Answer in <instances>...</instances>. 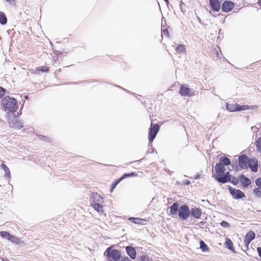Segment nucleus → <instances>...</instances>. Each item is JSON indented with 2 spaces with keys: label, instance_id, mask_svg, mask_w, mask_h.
I'll return each instance as SVG.
<instances>
[{
  "label": "nucleus",
  "instance_id": "nucleus-1",
  "mask_svg": "<svg viewBox=\"0 0 261 261\" xmlns=\"http://www.w3.org/2000/svg\"><path fill=\"white\" fill-rule=\"evenodd\" d=\"M1 104L4 107V110L12 115H15L18 108L17 99L9 96H5L2 99Z\"/></svg>",
  "mask_w": 261,
  "mask_h": 261
},
{
  "label": "nucleus",
  "instance_id": "nucleus-2",
  "mask_svg": "<svg viewBox=\"0 0 261 261\" xmlns=\"http://www.w3.org/2000/svg\"><path fill=\"white\" fill-rule=\"evenodd\" d=\"M231 164V161L226 156H222L219 159V162L217 163L215 166V171L216 174L212 175V177L217 180V178L226 171L225 166H229Z\"/></svg>",
  "mask_w": 261,
  "mask_h": 261
},
{
  "label": "nucleus",
  "instance_id": "nucleus-3",
  "mask_svg": "<svg viewBox=\"0 0 261 261\" xmlns=\"http://www.w3.org/2000/svg\"><path fill=\"white\" fill-rule=\"evenodd\" d=\"M103 255L106 257V261H120L121 253L120 250L114 249L112 245L106 249Z\"/></svg>",
  "mask_w": 261,
  "mask_h": 261
},
{
  "label": "nucleus",
  "instance_id": "nucleus-4",
  "mask_svg": "<svg viewBox=\"0 0 261 261\" xmlns=\"http://www.w3.org/2000/svg\"><path fill=\"white\" fill-rule=\"evenodd\" d=\"M178 216L179 219L182 221L187 220L190 216V211L189 207L186 204L180 205Z\"/></svg>",
  "mask_w": 261,
  "mask_h": 261
},
{
  "label": "nucleus",
  "instance_id": "nucleus-5",
  "mask_svg": "<svg viewBox=\"0 0 261 261\" xmlns=\"http://www.w3.org/2000/svg\"><path fill=\"white\" fill-rule=\"evenodd\" d=\"M160 128V125L158 123H151L149 128L148 139L154 140Z\"/></svg>",
  "mask_w": 261,
  "mask_h": 261
},
{
  "label": "nucleus",
  "instance_id": "nucleus-6",
  "mask_svg": "<svg viewBox=\"0 0 261 261\" xmlns=\"http://www.w3.org/2000/svg\"><path fill=\"white\" fill-rule=\"evenodd\" d=\"M228 189L232 197L234 199L238 200L246 197L245 193L239 189L233 188L230 186H228Z\"/></svg>",
  "mask_w": 261,
  "mask_h": 261
},
{
  "label": "nucleus",
  "instance_id": "nucleus-7",
  "mask_svg": "<svg viewBox=\"0 0 261 261\" xmlns=\"http://www.w3.org/2000/svg\"><path fill=\"white\" fill-rule=\"evenodd\" d=\"M249 158L245 154L240 155L238 158V165L241 169H248V162Z\"/></svg>",
  "mask_w": 261,
  "mask_h": 261
},
{
  "label": "nucleus",
  "instance_id": "nucleus-8",
  "mask_svg": "<svg viewBox=\"0 0 261 261\" xmlns=\"http://www.w3.org/2000/svg\"><path fill=\"white\" fill-rule=\"evenodd\" d=\"M13 117L12 119L9 118L8 122L10 126L12 128H17L20 129L23 127L22 122L17 119L18 114L12 115Z\"/></svg>",
  "mask_w": 261,
  "mask_h": 261
},
{
  "label": "nucleus",
  "instance_id": "nucleus-9",
  "mask_svg": "<svg viewBox=\"0 0 261 261\" xmlns=\"http://www.w3.org/2000/svg\"><path fill=\"white\" fill-rule=\"evenodd\" d=\"M234 3L230 1L226 0L222 3L221 10L225 13H229L234 7Z\"/></svg>",
  "mask_w": 261,
  "mask_h": 261
},
{
  "label": "nucleus",
  "instance_id": "nucleus-10",
  "mask_svg": "<svg viewBox=\"0 0 261 261\" xmlns=\"http://www.w3.org/2000/svg\"><path fill=\"white\" fill-rule=\"evenodd\" d=\"M221 0H209V5L214 12H218L221 9Z\"/></svg>",
  "mask_w": 261,
  "mask_h": 261
},
{
  "label": "nucleus",
  "instance_id": "nucleus-11",
  "mask_svg": "<svg viewBox=\"0 0 261 261\" xmlns=\"http://www.w3.org/2000/svg\"><path fill=\"white\" fill-rule=\"evenodd\" d=\"M232 175L230 174L228 171H224L220 177L217 179V181L221 184H225L230 180V178Z\"/></svg>",
  "mask_w": 261,
  "mask_h": 261
},
{
  "label": "nucleus",
  "instance_id": "nucleus-12",
  "mask_svg": "<svg viewBox=\"0 0 261 261\" xmlns=\"http://www.w3.org/2000/svg\"><path fill=\"white\" fill-rule=\"evenodd\" d=\"M248 168L253 172H256L258 169V164L257 159L255 158H249Z\"/></svg>",
  "mask_w": 261,
  "mask_h": 261
},
{
  "label": "nucleus",
  "instance_id": "nucleus-13",
  "mask_svg": "<svg viewBox=\"0 0 261 261\" xmlns=\"http://www.w3.org/2000/svg\"><path fill=\"white\" fill-rule=\"evenodd\" d=\"M126 253L132 259H135L137 257V252L135 247L128 245L125 247Z\"/></svg>",
  "mask_w": 261,
  "mask_h": 261
},
{
  "label": "nucleus",
  "instance_id": "nucleus-14",
  "mask_svg": "<svg viewBox=\"0 0 261 261\" xmlns=\"http://www.w3.org/2000/svg\"><path fill=\"white\" fill-rule=\"evenodd\" d=\"M239 181H240L244 188H247L251 184V179L243 174L239 175Z\"/></svg>",
  "mask_w": 261,
  "mask_h": 261
},
{
  "label": "nucleus",
  "instance_id": "nucleus-15",
  "mask_svg": "<svg viewBox=\"0 0 261 261\" xmlns=\"http://www.w3.org/2000/svg\"><path fill=\"white\" fill-rule=\"evenodd\" d=\"M90 201L91 203H100L103 202V197L97 193H93L90 197Z\"/></svg>",
  "mask_w": 261,
  "mask_h": 261
},
{
  "label": "nucleus",
  "instance_id": "nucleus-16",
  "mask_svg": "<svg viewBox=\"0 0 261 261\" xmlns=\"http://www.w3.org/2000/svg\"><path fill=\"white\" fill-rule=\"evenodd\" d=\"M190 211V215L195 219H200L202 215V210L197 207L192 208Z\"/></svg>",
  "mask_w": 261,
  "mask_h": 261
},
{
  "label": "nucleus",
  "instance_id": "nucleus-17",
  "mask_svg": "<svg viewBox=\"0 0 261 261\" xmlns=\"http://www.w3.org/2000/svg\"><path fill=\"white\" fill-rule=\"evenodd\" d=\"M179 93L182 96H192L190 88L184 84L181 85Z\"/></svg>",
  "mask_w": 261,
  "mask_h": 261
},
{
  "label": "nucleus",
  "instance_id": "nucleus-18",
  "mask_svg": "<svg viewBox=\"0 0 261 261\" xmlns=\"http://www.w3.org/2000/svg\"><path fill=\"white\" fill-rule=\"evenodd\" d=\"M179 206L177 202H174L169 207L170 214L173 218L178 214Z\"/></svg>",
  "mask_w": 261,
  "mask_h": 261
},
{
  "label": "nucleus",
  "instance_id": "nucleus-19",
  "mask_svg": "<svg viewBox=\"0 0 261 261\" xmlns=\"http://www.w3.org/2000/svg\"><path fill=\"white\" fill-rule=\"evenodd\" d=\"M225 247L230 251H232L234 253H237V252L234 250L233 247V244L232 241L228 238H226L225 239V241L224 243Z\"/></svg>",
  "mask_w": 261,
  "mask_h": 261
},
{
  "label": "nucleus",
  "instance_id": "nucleus-20",
  "mask_svg": "<svg viewBox=\"0 0 261 261\" xmlns=\"http://www.w3.org/2000/svg\"><path fill=\"white\" fill-rule=\"evenodd\" d=\"M91 205L94 208V209L99 213L103 214L104 213L101 203H91Z\"/></svg>",
  "mask_w": 261,
  "mask_h": 261
},
{
  "label": "nucleus",
  "instance_id": "nucleus-21",
  "mask_svg": "<svg viewBox=\"0 0 261 261\" xmlns=\"http://www.w3.org/2000/svg\"><path fill=\"white\" fill-rule=\"evenodd\" d=\"M255 237V232L252 231V230H250L246 234L245 236V239L248 241L251 242L253 241Z\"/></svg>",
  "mask_w": 261,
  "mask_h": 261
},
{
  "label": "nucleus",
  "instance_id": "nucleus-22",
  "mask_svg": "<svg viewBox=\"0 0 261 261\" xmlns=\"http://www.w3.org/2000/svg\"><path fill=\"white\" fill-rule=\"evenodd\" d=\"M237 103H226V109L230 112H237Z\"/></svg>",
  "mask_w": 261,
  "mask_h": 261
},
{
  "label": "nucleus",
  "instance_id": "nucleus-23",
  "mask_svg": "<svg viewBox=\"0 0 261 261\" xmlns=\"http://www.w3.org/2000/svg\"><path fill=\"white\" fill-rule=\"evenodd\" d=\"M252 109V107L248 105H240L237 103V112H240Z\"/></svg>",
  "mask_w": 261,
  "mask_h": 261
},
{
  "label": "nucleus",
  "instance_id": "nucleus-24",
  "mask_svg": "<svg viewBox=\"0 0 261 261\" xmlns=\"http://www.w3.org/2000/svg\"><path fill=\"white\" fill-rule=\"evenodd\" d=\"M7 23V18L3 12H0V23L2 25H5Z\"/></svg>",
  "mask_w": 261,
  "mask_h": 261
},
{
  "label": "nucleus",
  "instance_id": "nucleus-25",
  "mask_svg": "<svg viewBox=\"0 0 261 261\" xmlns=\"http://www.w3.org/2000/svg\"><path fill=\"white\" fill-rule=\"evenodd\" d=\"M1 167L5 172V176L7 178H10L11 176V173L8 166L5 164H2L1 165Z\"/></svg>",
  "mask_w": 261,
  "mask_h": 261
},
{
  "label": "nucleus",
  "instance_id": "nucleus-26",
  "mask_svg": "<svg viewBox=\"0 0 261 261\" xmlns=\"http://www.w3.org/2000/svg\"><path fill=\"white\" fill-rule=\"evenodd\" d=\"M136 176H137V174L136 173V172H132L129 173H125L120 177V179L121 180H122L125 178Z\"/></svg>",
  "mask_w": 261,
  "mask_h": 261
},
{
  "label": "nucleus",
  "instance_id": "nucleus-27",
  "mask_svg": "<svg viewBox=\"0 0 261 261\" xmlns=\"http://www.w3.org/2000/svg\"><path fill=\"white\" fill-rule=\"evenodd\" d=\"M199 245L200 248L201 249L202 252H205L208 251L209 248L203 241L201 240L199 242Z\"/></svg>",
  "mask_w": 261,
  "mask_h": 261
},
{
  "label": "nucleus",
  "instance_id": "nucleus-28",
  "mask_svg": "<svg viewBox=\"0 0 261 261\" xmlns=\"http://www.w3.org/2000/svg\"><path fill=\"white\" fill-rule=\"evenodd\" d=\"M176 51L178 54L186 52V46L183 44H178L175 48Z\"/></svg>",
  "mask_w": 261,
  "mask_h": 261
},
{
  "label": "nucleus",
  "instance_id": "nucleus-29",
  "mask_svg": "<svg viewBox=\"0 0 261 261\" xmlns=\"http://www.w3.org/2000/svg\"><path fill=\"white\" fill-rule=\"evenodd\" d=\"M239 176L237 178L236 176L232 175L231 177L230 178V180H228V182L231 183L234 186H236L239 183Z\"/></svg>",
  "mask_w": 261,
  "mask_h": 261
},
{
  "label": "nucleus",
  "instance_id": "nucleus-30",
  "mask_svg": "<svg viewBox=\"0 0 261 261\" xmlns=\"http://www.w3.org/2000/svg\"><path fill=\"white\" fill-rule=\"evenodd\" d=\"M120 178L116 179L115 180L112 184L111 186L110 192H113L114 190L116 188V186L118 185V184L121 181Z\"/></svg>",
  "mask_w": 261,
  "mask_h": 261
},
{
  "label": "nucleus",
  "instance_id": "nucleus-31",
  "mask_svg": "<svg viewBox=\"0 0 261 261\" xmlns=\"http://www.w3.org/2000/svg\"><path fill=\"white\" fill-rule=\"evenodd\" d=\"M255 146L257 151L261 153V137H258L255 141Z\"/></svg>",
  "mask_w": 261,
  "mask_h": 261
},
{
  "label": "nucleus",
  "instance_id": "nucleus-32",
  "mask_svg": "<svg viewBox=\"0 0 261 261\" xmlns=\"http://www.w3.org/2000/svg\"><path fill=\"white\" fill-rule=\"evenodd\" d=\"M137 259V261H150L148 255L146 254L138 255Z\"/></svg>",
  "mask_w": 261,
  "mask_h": 261
},
{
  "label": "nucleus",
  "instance_id": "nucleus-33",
  "mask_svg": "<svg viewBox=\"0 0 261 261\" xmlns=\"http://www.w3.org/2000/svg\"><path fill=\"white\" fill-rule=\"evenodd\" d=\"M253 193L255 197L257 198H261V188L257 187L253 190Z\"/></svg>",
  "mask_w": 261,
  "mask_h": 261
},
{
  "label": "nucleus",
  "instance_id": "nucleus-34",
  "mask_svg": "<svg viewBox=\"0 0 261 261\" xmlns=\"http://www.w3.org/2000/svg\"><path fill=\"white\" fill-rule=\"evenodd\" d=\"M128 220L135 224H140L142 220V219L141 218L136 217H130L129 218Z\"/></svg>",
  "mask_w": 261,
  "mask_h": 261
},
{
  "label": "nucleus",
  "instance_id": "nucleus-35",
  "mask_svg": "<svg viewBox=\"0 0 261 261\" xmlns=\"http://www.w3.org/2000/svg\"><path fill=\"white\" fill-rule=\"evenodd\" d=\"M148 146L149 147H151V151L150 152L149 151V149H148L147 151H146V154H149V153H152L154 151H155L156 153H157L156 150L153 147H152V142L153 141V140H150V139H148Z\"/></svg>",
  "mask_w": 261,
  "mask_h": 261
},
{
  "label": "nucleus",
  "instance_id": "nucleus-36",
  "mask_svg": "<svg viewBox=\"0 0 261 261\" xmlns=\"http://www.w3.org/2000/svg\"><path fill=\"white\" fill-rule=\"evenodd\" d=\"M36 71H41L42 72H47L49 71L48 68L44 66L36 67Z\"/></svg>",
  "mask_w": 261,
  "mask_h": 261
},
{
  "label": "nucleus",
  "instance_id": "nucleus-37",
  "mask_svg": "<svg viewBox=\"0 0 261 261\" xmlns=\"http://www.w3.org/2000/svg\"><path fill=\"white\" fill-rule=\"evenodd\" d=\"M232 167L233 169H234L235 171H237L239 170V167L238 165V161H237V160H232V164H230Z\"/></svg>",
  "mask_w": 261,
  "mask_h": 261
},
{
  "label": "nucleus",
  "instance_id": "nucleus-38",
  "mask_svg": "<svg viewBox=\"0 0 261 261\" xmlns=\"http://www.w3.org/2000/svg\"><path fill=\"white\" fill-rule=\"evenodd\" d=\"M10 233L6 231H0V236L3 238L8 239V238L9 237Z\"/></svg>",
  "mask_w": 261,
  "mask_h": 261
},
{
  "label": "nucleus",
  "instance_id": "nucleus-39",
  "mask_svg": "<svg viewBox=\"0 0 261 261\" xmlns=\"http://www.w3.org/2000/svg\"><path fill=\"white\" fill-rule=\"evenodd\" d=\"M7 90L4 88L0 86V98H2L7 92Z\"/></svg>",
  "mask_w": 261,
  "mask_h": 261
},
{
  "label": "nucleus",
  "instance_id": "nucleus-40",
  "mask_svg": "<svg viewBox=\"0 0 261 261\" xmlns=\"http://www.w3.org/2000/svg\"><path fill=\"white\" fill-rule=\"evenodd\" d=\"M8 240L13 243H15L17 241V238L15 236L10 234L9 237L8 238Z\"/></svg>",
  "mask_w": 261,
  "mask_h": 261
},
{
  "label": "nucleus",
  "instance_id": "nucleus-41",
  "mask_svg": "<svg viewBox=\"0 0 261 261\" xmlns=\"http://www.w3.org/2000/svg\"><path fill=\"white\" fill-rule=\"evenodd\" d=\"M220 225L225 228H229L230 227L229 223L226 221H222L220 223Z\"/></svg>",
  "mask_w": 261,
  "mask_h": 261
},
{
  "label": "nucleus",
  "instance_id": "nucleus-42",
  "mask_svg": "<svg viewBox=\"0 0 261 261\" xmlns=\"http://www.w3.org/2000/svg\"><path fill=\"white\" fill-rule=\"evenodd\" d=\"M255 185L259 188H261V177H258L255 179Z\"/></svg>",
  "mask_w": 261,
  "mask_h": 261
},
{
  "label": "nucleus",
  "instance_id": "nucleus-43",
  "mask_svg": "<svg viewBox=\"0 0 261 261\" xmlns=\"http://www.w3.org/2000/svg\"><path fill=\"white\" fill-rule=\"evenodd\" d=\"M250 243V242L248 241H247L246 240H244L245 248L246 250H248L249 249V245Z\"/></svg>",
  "mask_w": 261,
  "mask_h": 261
},
{
  "label": "nucleus",
  "instance_id": "nucleus-44",
  "mask_svg": "<svg viewBox=\"0 0 261 261\" xmlns=\"http://www.w3.org/2000/svg\"><path fill=\"white\" fill-rule=\"evenodd\" d=\"M164 35L166 36H167V37H169V32L167 30V29H164L163 31H162Z\"/></svg>",
  "mask_w": 261,
  "mask_h": 261
},
{
  "label": "nucleus",
  "instance_id": "nucleus-45",
  "mask_svg": "<svg viewBox=\"0 0 261 261\" xmlns=\"http://www.w3.org/2000/svg\"><path fill=\"white\" fill-rule=\"evenodd\" d=\"M6 2H8L9 4L12 6L15 5V0H5Z\"/></svg>",
  "mask_w": 261,
  "mask_h": 261
},
{
  "label": "nucleus",
  "instance_id": "nucleus-46",
  "mask_svg": "<svg viewBox=\"0 0 261 261\" xmlns=\"http://www.w3.org/2000/svg\"><path fill=\"white\" fill-rule=\"evenodd\" d=\"M182 183L186 185H189L191 182L189 179H184L182 181Z\"/></svg>",
  "mask_w": 261,
  "mask_h": 261
},
{
  "label": "nucleus",
  "instance_id": "nucleus-47",
  "mask_svg": "<svg viewBox=\"0 0 261 261\" xmlns=\"http://www.w3.org/2000/svg\"><path fill=\"white\" fill-rule=\"evenodd\" d=\"M115 86H116V87H118V88H120V89H122V90H124V91H126V92H128V93H131V92H130V91H128V90H127V89H124V88H123V87H121V86H119V85H115Z\"/></svg>",
  "mask_w": 261,
  "mask_h": 261
},
{
  "label": "nucleus",
  "instance_id": "nucleus-48",
  "mask_svg": "<svg viewBox=\"0 0 261 261\" xmlns=\"http://www.w3.org/2000/svg\"><path fill=\"white\" fill-rule=\"evenodd\" d=\"M257 251L258 252L259 256L261 258V247H257Z\"/></svg>",
  "mask_w": 261,
  "mask_h": 261
},
{
  "label": "nucleus",
  "instance_id": "nucleus-49",
  "mask_svg": "<svg viewBox=\"0 0 261 261\" xmlns=\"http://www.w3.org/2000/svg\"><path fill=\"white\" fill-rule=\"evenodd\" d=\"M200 174H199V173H197V174H196L194 176V178L195 179H199V178H200Z\"/></svg>",
  "mask_w": 261,
  "mask_h": 261
},
{
  "label": "nucleus",
  "instance_id": "nucleus-50",
  "mask_svg": "<svg viewBox=\"0 0 261 261\" xmlns=\"http://www.w3.org/2000/svg\"><path fill=\"white\" fill-rule=\"evenodd\" d=\"M46 138H47L46 136H43V135L40 136V139L41 140H46Z\"/></svg>",
  "mask_w": 261,
  "mask_h": 261
},
{
  "label": "nucleus",
  "instance_id": "nucleus-51",
  "mask_svg": "<svg viewBox=\"0 0 261 261\" xmlns=\"http://www.w3.org/2000/svg\"><path fill=\"white\" fill-rule=\"evenodd\" d=\"M206 223V222L205 221H201L199 223L202 225H204Z\"/></svg>",
  "mask_w": 261,
  "mask_h": 261
},
{
  "label": "nucleus",
  "instance_id": "nucleus-52",
  "mask_svg": "<svg viewBox=\"0 0 261 261\" xmlns=\"http://www.w3.org/2000/svg\"><path fill=\"white\" fill-rule=\"evenodd\" d=\"M166 4L167 5H168L169 4V0H163Z\"/></svg>",
  "mask_w": 261,
  "mask_h": 261
},
{
  "label": "nucleus",
  "instance_id": "nucleus-53",
  "mask_svg": "<svg viewBox=\"0 0 261 261\" xmlns=\"http://www.w3.org/2000/svg\"><path fill=\"white\" fill-rule=\"evenodd\" d=\"M257 5H258L259 6H260V8H261V0H258L257 3Z\"/></svg>",
  "mask_w": 261,
  "mask_h": 261
},
{
  "label": "nucleus",
  "instance_id": "nucleus-54",
  "mask_svg": "<svg viewBox=\"0 0 261 261\" xmlns=\"http://www.w3.org/2000/svg\"><path fill=\"white\" fill-rule=\"evenodd\" d=\"M143 159H144V158H142V159H140V160H138V161H134V162H141V161H142V160H143Z\"/></svg>",
  "mask_w": 261,
  "mask_h": 261
},
{
  "label": "nucleus",
  "instance_id": "nucleus-55",
  "mask_svg": "<svg viewBox=\"0 0 261 261\" xmlns=\"http://www.w3.org/2000/svg\"><path fill=\"white\" fill-rule=\"evenodd\" d=\"M221 31H222V30H220L219 31V34H223V33H221Z\"/></svg>",
  "mask_w": 261,
  "mask_h": 261
},
{
  "label": "nucleus",
  "instance_id": "nucleus-56",
  "mask_svg": "<svg viewBox=\"0 0 261 261\" xmlns=\"http://www.w3.org/2000/svg\"><path fill=\"white\" fill-rule=\"evenodd\" d=\"M221 31H222V30H220L219 31V34H223V33H221Z\"/></svg>",
  "mask_w": 261,
  "mask_h": 261
},
{
  "label": "nucleus",
  "instance_id": "nucleus-57",
  "mask_svg": "<svg viewBox=\"0 0 261 261\" xmlns=\"http://www.w3.org/2000/svg\"><path fill=\"white\" fill-rule=\"evenodd\" d=\"M3 261H10L8 259H6L5 260H3Z\"/></svg>",
  "mask_w": 261,
  "mask_h": 261
},
{
  "label": "nucleus",
  "instance_id": "nucleus-58",
  "mask_svg": "<svg viewBox=\"0 0 261 261\" xmlns=\"http://www.w3.org/2000/svg\"><path fill=\"white\" fill-rule=\"evenodd\" d=\"M183 4H184L183 2L182 1H181L180 5L181 6V5Z\"/></svg>",
  "mask_w": 261,
  "mask_h": 261
},
{
  "label": "nucleus",
  "instance_id": "nucleus-59",
  "mask_svg": "<svg viewBox=\"0 0 261 261\" xmlns=\"http://www.w3.org/2000/svg\"><path fill=\"white\" fill-rule=\"evenodd\" d=\"M198 20H199V21H200V19L199 17H198Z\"/></svg>",
  "mask_w": 261,
  "mask_h": 261
},
{
  "label": "nucleus",
  "instance_id": "nucleus-60",
  "mask_svg": "<svg viewBox=\"0 0 261 261\" xmlns=\"http://www.w3.org/2000/svg\"><path fill=\"white\" fill-rule=\"evenodd\" d=\"M212 15L213 16L216 17V16H215L214 14H212Z\"/></svg>",
  "mask_w": 261,
  "mask_h": 261
}]
</instances>
